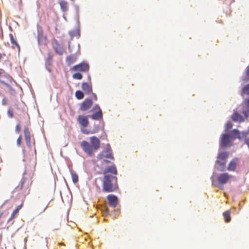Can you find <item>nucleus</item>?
Wrapping results in <instances>:
<instances>
[{"mask_svg":"<svg viewBox=\"0 0 249 249\" xmlns=\"http://www.w3.org/2000/svg\"><path fill=\"white\" fill-rule=\"evenodd\" d=\"M232 178L231 175L227 173L220 174L217 177V181L220 184H225L227 183L231 178Z\"/></svg>","mask_w":249,"mask_h":249,"instance_id":"obj_5","label":"nucleus"},{"mask_svg":"<svg viewBox=\"0 0 249 249\" xmlns=\"http://www.w3.org/2000/svg\"><path fill=\"white\" fill-rule=\"evenodd\" d=\"M98 159H109L114 160V158L112 153L111 148L109 144L107 145V148L103 150L97 156Z\"/></svg>","mask_w":249,"mask_h":249,"instance_id":"obj_3","label":"nucleus"},{"mask_svg":"<svg viewBox=\"0 0 249 249\" xmlns=\"http://www.w3.org/2000/svg\"><path fill=\"white\" fill-rule=\"evenodd\" d=\"M81 88L86 94H89L92 92V86L91 84L84 82L82 84Z\"/></svg>","mask_w":249,"mask_h":249,"instance_id":"obj_17","label":"nucleus"},{"mask_svg":"<svg viewBox=\"0 0 249 249\" xmlns=\"http://www.w3.org/2000/svg\"><path fill=\"white\" fill-rule=\"evenodd\" d=\"M242 92L246 95H249V84L246 85L242 89Z\"/></svg>","mask_w":249,"mask_h":249,"instance_id":"obj_26","label":"nucleus"},{"mask_svg":"<svg viewBox=\"0 0 249 249\" xmlns=\"http://www.w3.org/2000/svg\"><path fill=\"white\" fill-rule=\"evenodd\" d=\"M53 57V55L51 53H49L48 54V57L46 60V64L48 65H50L51 64V62H52Z\"/></svg>","mask_w":249,"mask_h":249,"instance_id":"obj_25","label":"nucleus"},{"mask_svg":"<svg viewBox=\"0 0 249 249\" xmlns=\"http://www.w3.org/2000/svg\"><path fill=\"white\" fill-rule=\"evenodd\" d=\"M72 78L74 79L80 80L82 78V75L79 72H76L72 75Z\"/></svg>","mask_w":249,"mask_h":249,"instance_id":"obj_27","label":"nucleus"},{"mask_svg":"<svg viewBox=\"0 0 249 249\" xmlns=\"http://www.w3.org/2000/svg\"><path fill=\"white\" fill-rule=\"evenodd\" d=\"M24 133L25 135V140L27 145L30 147L31 146V136L30 133L28 128V127H26L24 129Z\"/></svg>","mask_w":249,"mask_h":249,"instance_id":"obj_19","label":"nucleus"},{"mask_svg":"<svg viewBox=\"0 0 249 249\" xmlns=\"http://www.w3.org/2000/svg\"><path fill=\"white\" fill-rule=\"evenodd\" d=\"M71 178L72 181L74 183H76L78 180V177L76 173H71Z\"/></svg>","mask_w":249,"mask_h":249,"instance_id":"obj_28","label":"nucleus"},{"mask_svg":"<svg viewBox=\"0 0 249 249\" xmlns=\"http://www.w3.org/2000/svg\"><path fill=\"white\" fill-rule=\"evenodd\" d=\"M81 131L85 134H89L91 133L89 130L83 128H81Z\"/></svg>","mask_w":249,"mask_h":249,"instance_id":"obj_32","label":"nucleus"},{"mask_svg":"<svg viewBox=\"0 0 249 249\" xmlns=\"http://www.w3.org/2000/svg\"><path fill=\"white\" fill-rule=\"evenodd\" d=\"M231 118L232 121L235 122L241 123L244 121V117L235 111H234Z\"/></svg>","mask_w":249,"mask_h":249,"instance_id":"obj_16","label":"nucleus"},{"mask_svg":"<svg viewBox=\"0 0 249 249\" xmlns=\"http://www.w3.org/2000/svg\"><path fill=\"white\" fill-rule=\"evenodd\" d=\"M15 130L17 133H19L21 131L20 126L19 124H18L16 125Z\"/></svg>","mask_w":249,"mask_h":249,"instance_id":"obj_34","label":"nucleus"},{"mask_svg":"<svg viewBox=\"0 0 249 249\" xmlns=\"http://www.w3.org/2000/svg\"><path fill=\"white\" fill-rule=\"evenodd\" d=\"M61 10L63 12V18L66 19L65 14L69 10V3L65 0H61L59 2Z\"/></svg>","mask_w":249,"mask_h":249,"instance_id":"obj_15","label":"nucleus"},{"mask_svg":"<svg viewBox=\"0 0 249 249\" xmlns=\"http://www.w3.org/2000/svg\"><path fill=\"white\" fill-rule=\"evenodd\" d=\"M89 141L90 143L86 141H82L80 146L85 153L91 156L100 148L101 143L99 139L95 136L90 137Z\"/></svg>","mask_w":249,"mask_h":249,"instance_id":"obj_2","label":"nucleus"},{"mask_svg":"<svg viewBox=\"0 0 249 249\" xmlns=\"http://www.w3.org/2000/svg\"><path fill=\"white\" fill-rule=\"evenodd\" d=\"M11 43L12 44V47L13 49L17 48L18 52H20V46L16 40L14 39L12 34H10Z\"/></svg>","mask_w":249,"mask_h":249,"instance_id":"obj_22","label":"nucleus"},{"mask_svg":"<svg viewBox=\"0 0 249 249\" xmlns=\"http://www.w3.org/2000/svg\"><path fill=\"white\" fill-rule=\"evenodd\" d=\"M21 206H22V205H20L18 206L17 209H18V211H19V209L21 208Z\"/></svg>","mask_w":249,"mask_h":249,"instance_id":"obj_44","label":"nucleus"},{"mask_svg":"<svg viewBox=\"0 0 249 249\" xmlns=\"http://www.w3.org/2000/svg\"><path fill=\"white\" fill-rule=\"evenodd\" d=\"M7 99L6 98H3V99L2 100V105H3V106L6 105L7 104Z\"/></svg>","mask_w":249,"mask_h":249,"instance_id":"obj_37","label":"nucleus"},{"mask_svg":"<svg viewBox=\"0 0 249 249\" xmlns=\"http://www.w3.org/2000/svg\"><path fill=\"white\" fill-rule=\"evenodd\" d=\"M232 127V124L231 122H228L225 125V131L227 132Z\"/></svg>","mask_w":249,"mask_h":249,"instance_id":"obj_30","label":"nucleus"},{"mask_svg":"<svg viewBox=\"0 0 249 249\" xmlns=\"http://www.w3.org/2000/svg\"><path fill=\"white\" fill-rule=\"evenodd\" d=\"M4 72H5L4 71L3 69H0V74L2 73H4Z\"/></svg>","mask_w":249,"mask_h":249,"instance_id":"obj_42","label":"nucleus"},{"mask_svg":"<svg viewBox=\"0 0 249 249\" xmlns=\"http://www.w3.org/2000/svg\"><path fill=\"white\" fill-rule=\"evenodd\" d=\"M18 212V209H15L12 213L11 214V217L10 218H9V221H10L11 220H12L13 218H14V217H15V215L17 214Z\"/></svg>","mask_w":249,"mask_h":249,"instance_id":"obj_31","label":"nucleus"},{"mask_svg":"<svg viewBox=\"0 0 249 249\" xmlns=\"http://www.w3.org/2000/svg\"><path fill=\"white\" fill-rule=\"evenodd\" d=\"M89 70V66L87 63H81L75 65L71 68V70L77 71L86 72Z\"/></svg>","mask_w":249,"mask_h":249,"instance_id":"obj_6","label":"nucleus"},{"mask_svg":"<svg viewBox=\"0 0 249 249\" xmlns=\"http://www.w3.org/2000/svg\"><path fill=\"white\" fill-rule=\"evenodd\" d=\"M223 215L224 217L225 221L226 223L230 222L231 219V212L230 211H227L223 213Z\"/></svg>","mask_w":249,"mask_h":249,"instance_id":"obj_23","label":"nucleus"},{"mask_svg":"<svg viewBox=\"0 0 249 249\" xmlns=\"http://www.w3.org/2000/svg\"><path fill=\"white\" fill-rule=\"evenodd\" d=\"M75 96L78 100L82 99L84 98V94L81 90H77L75 92Z\"/></svg>","mask_w":249,"mask_h":249,"instance_id":"obj_24","label":"nucleus"},{"mask_svg":"<svg viewBox=\"0 0 249 249\" xmlns=\"http://www.w3.org/2000/svg\"><path fill=\"white\" fill-rule=\"evenodd\" d=\"M245 143L248 145L249 147V138H246L245 139Z\"/></svg>","mask_w":249,"mask_h":249,"instance_id":"obj_39","label":"nucleus"},{"mask_svg":"<svg viewBox=\"0 0 249 249\" xmlns=\"http://www.w3.org/2000/svg\"><path fill=\"white\" fill-rule=\"evenodd\" d=\"M0 82H1V83H3V84H5V85H7V86H9V85L8 84H5L3 81H0Z\"/></svg>","mask_w":249,"mask_h":249,"instance_id":"obj_45","label":"nucleus"},{"mask_svg":"<svg viewBox=\"0 0 249 249\" xmlns=\"http://www.w3.org/2000/svg\"><path fill=\"white\" fill-rule=\"evenodd\" d=\"M77 121L82 127H86L89 124L88 116L79 115L77 117Z\"/></svg>","mask_w":249,"mask_h":249,"instance_id":"obj_13","label":"nucleus"},{"mask_svg":"<svg viewBox=\"0 0 249 249\" xmlns=\"http://www.w3.org/2000/svg\"><path fill=\"white\" fill-rule=\"evenodd\" d=\"M7 113H8V116L10 117V118H12L13 117V111L11 109H8V111H7Z\"/></svg>","mask_w":249,"mask_h":249,"instance_id":"obj_35","label":"nucleus"},{"mask_svg":"<svg viewBox=\"0 0 249 249\" xmlns=\"http://www.w3.org/2000/svg\"><path fill=\"white\" fill-rule=\"evenodd\" d=\"M232 133L233 134V138L234 139L238 138L239 140H241L243 138H245L249 134V132L246 131H243L240 132L238 129H235L232 130Z\"/></svg>","mask_w":249,"mask_h":249,"instance_id":"obj_9","label":"nucleus"},{"mask_svg":"<svg viewBox=\"0 0 249 249\" xmlns=\"http://www.w3.org/2000/svg\"><path fill=\"white\" fill-rule=\"evenodd\" d=\"M48 207V204L45 205L43 206V207L42 208V209L40 210V213H43L45 212L47 208Z\"/></svg>","mask_w":249,"mask_h":249,"instance_id":"obj_38","label":"nucleus"},{"mask_svg":"<svg viewBox=\"0 0 249 249\" xmlns=\"http://www.w3.org/2000/svg\"><path fill=\"white\" fill-rule=\"evenodd\" d=\"M247 131L248 132H249V128H248V131Z\"/></svg>","mask_w":249,"mask_h":249,"instance_id":"obj_47","label":"nucleus"},{"mask_svg":"<svg viewBox=\"0 0 249 249\" xmlns=\"http://www.w3.org/2000/svg\"><path fill=\"white\" fill-rule=\"evenodd\" d=\"M2 215V213H1L0 214V218L1 217V215Z\"/></svg>","mask_w":249,"mask_h":249,"instance_id":"obj_46","label":"nucleus"},{"mask_svg":"<svg viewBox=\"0 0 249 249\" xmlns=\"http://www.w3.org/2000/svg\"><path fill=\"white\" fill-rule=\"evenodd\" d=\"M232 133L233 134V138L234 139L238 138L239 140H241L243 138H245L249 134V132L246 131H243L240 132L238 129H235L232 130Z\"/></svg>","mask_w":249,"mask_h":249,"instance_id":"obj_10","label":"nucleus"},{"mask_svg":"<svg viewBox=\"0 0 249 249\" xmlns=\"http://www.w3.org/2000/svg\"><path fill=\"white\" fill-rule=\"evenodd\" d=\"M94 109H98V111L93 113L92 115L89 116L92 119L98 120L102 118L103 114L102 111L98 105H95L94 106Z\"/></svg>","mask_w":249,"mask_h":249,"instance_id":"obj_12","label":"nucleus"},{"mask_svg":"<svg viewBox=\"0 0 249 249\" xmlns=\"http://www.w3.org/2000/svg\"><path fill=\"white\" fill-rule=\"evenodd\" d=\"M77 59V55L76 54H72L66 58L67 63L70 65L74 63Z\"/></svg>","mask_w":249,"mask_h":249,"instance_id":"obj_21","label":"nucleus"},{"mask_svg":"<svg viewBox=\"0 0 249 249\" xmlns=\"http://www.w3.org/2000/svg\"><path fill=\"white\" fill-rule=\"evenodd\" d=\"M238 159L235 158L233 159L229 163L228 170L229 171H234L236 168Z\"/></svg>","mask_w":249,"mask_h":249,"instance_id":"obj_20","label":"nucleus"},{"mask_svg":"<svg viewBox=\"0 0 249 249\" xmlns=\"http://www.w3.org/2000/svg\"><path fill=\"white\" fill-rule=\"evenodd\" d=\"M104 176L102 179L103 191L110 193L118 189L117 178L116 175L117 171L114 165L105 168L103 172Z\"/></svg>","mask_w":249,"mask_h":249,"instance_id":"obj_1","label":"nucleus"},{"mask_svg":"<svg viewBox=\"0 0 249 249\" xmlns=\"http://www.w3.org/2000/svg\"><path fill=\"white\" fill-rule=\"evenodd\" d=\"M92 95L94 97V99L95 101H97V96L95 94V93H92Z\"/></svg>","mask_w":249,"mask_h":249,"instance_id":"obj_40","label":"nucleus"},{"mask_svg":"<svg viewBox=\"0 0 249 249\" xmlns=\"http://www.w3.org/2000/svg\"><path fill=\"white\" fill-rule=\"evenodd\" d=\"M24 183V180L22 179L20 181V184L17 187H16L15 188V190L19 191V190H21L23 188Z\"/></svg>","mask_w":249,"mask_h":249,"instance_id":"obj_29","label":"nucleus"},{"mask_svg":"<svg viewBox=\"0 0 249 249\" xmlns=\"http://www.w3.org/2000/svg\"><path fill=\"white\" fill-rule=\"evenodd\" d=\"M93 105V102L89 98L86 99L80 105V109L82 111H86L89 109Z\"/></svg>","mask_w":249,"mask_h":249,"instance_id":"obj_7","label":"nucleus"},{"mask_svg":"<svg viewBox=\"0 0 249 249\" xmlns=\"http://www.w3.org/2000/svg\"><path fill=\"white\" fill-rule=\"evenodd\" d=\"M244 104L246 109H243L242 113L245 118H247L249 117V98L244 99Z\"/></svg>","mask_w":249,"mask_h":249,"instance_id":"obj_18","label":"nucleus"},{"mask_svg":"<svg viewBox=\"0 0 249 249\" xmlns=\"http://www.w3.org/2000/svg\"><path fill=\"white\" fill-rule=\"evenodd\" d=\"M21 140H22V137L21 135L19 136V137L17 139V144L18 146H20L21 143Z\"/></svg>","mask_w":249,"mask_h":249,"instance_id":"obj_33","label":"nucleus"},{"mask_svg":"<svg viewBox=\"0 0 249 249\" xmlns=\"http://www.w3.org/2000/svg\"><path fill=\"white\" fill-rule=\"evenodd\" d=\"M108 204L110 207L115 208L118 203L117 197L114 195H109L107 197Z\"/></svg>","mask_w":249,"mask_h":249,"instance_id":"obj_14","label":"nucleus"},{"mask_svg":"<svg viewBox=\"0 0 249 249\" xmlns=\"http://www.w3.org/2000/svg\"><path fill=\"white\" fill-rule=\"evenodd\" d=\"M53 47L58 54L62 55L64 53V50L63 46L57 40H55L53 42Z\"/></svg>","mask_w":249,"mask_h":249,"instance_id":"obj_11","label":"nucleus"},{"mask_svg":"<svg viewBox=\"0 0 249 249\" xmlns=\"http://www.w3.org/2000/svg\"><path fill=\"white\" fill-rule=\"evenodd\" d=\"M247 75L249 77V68L248 69L247 71Z\"/></svg>","mask_w":249,"mask_h":249,"instance_id":"obj_43","label":"nucleus"},{"mask_svg":"<svg viewBox=\"0 0 249 249\" xmlns=\"http://www.w3.org/2000/svg\"><path fill=\"white\" fill-rule=\"evenodd\" d=\"M220 145L223 147L231 146L232 145L231 141V137L228 134H223L220 138Z\"/></svg>","mask_w":249,"mask_h":249,"instance_id":"obj_4","label":"nucleus"},{"mask_svg":"<svg viewBox=\"0 0 249 249\" xmlns=\"http://www.w3.org/2000/svg\"><path fill=\"white\" fill-rule=\"evenodd\" d=\"M108 159H100L102 160V162L103 163H107L108 164L110 162V161L108 160Z\"/></svg>","mask_w":249,"mask_h":249,"instance_id":"obj_36","label":"nucleus"},{"mask_svg":"<svg viewBox=\"0 0 249 249\" xmlns=\"http://www.w3.org/2000/svg\"><path fill=\"white\" fill-rule=\"evenodd\" d=\"M4 55H5L4 54H2L0 53V61L2 59L3 56Z\"/></svg>","mask_w":249,"mask_h":249,"instance_id":"obj_41","label":"nucleus"},{"mask_svg":"<svg viewBox=\"0 0 249 249\" xmlns=\"http://www.w3.org/2000/svg\"><path fill=\"white\" fill-rule=\"evenodd\" d=\"M228 156L229 154L227 152L219 153L217 157V163L221 166H224L226 163L227 159L228 158Z\"/></svg>","mask_w":249,"mask_h":249,"instance_id":"obj_8","label":"nucleus"}]
</instances>
